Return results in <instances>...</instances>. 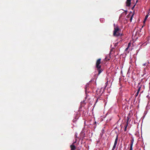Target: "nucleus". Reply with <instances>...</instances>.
Masks as SVG:
<instances>
[{"mask_svg":"<svg viewBox=\"0 0 150 150\" xmlns=\"http://www.w3.org/2000/svg\"><path fill=\"white\" fill-rule=\"evenodd\" d=\"M114 28L113 31V35L115 36H118L121 34L120 33V29L118 27H115V24H114Z\"/></svg>","mask_w":150,"mask_h":150,"instance_id":"f257e3e1","label":"nucleus"},{"mask_svg":"<svg viewBox=\"0 0 150 150\" xmlns=\"http://www.w3.org/2000/svg\"><path fill=\"white\" fill-rule=\"evenodd\" d=\"M101 59H97L96 62V67L98 69H100L101 68V66L100 65L101 63Z\"/></svg>","mask_w":150,"mask_h":150,"instance_id":"f03ea898","label":"nucleus"},{"mask_svg":"<svg viewBox=\"0 0 150 150\" xmlns=\"http://www.w3.org/2000/svg\"><path fill=\"white\" fill-rule=\"evenodd\" d=\"M118 135H117L116 137L115 140L114 145L113 146V147H112V150H114L115 148L116 147V146L117 144V140H118Z\"/></svg>","mask_w":150,"mask_h":150,"instance_id":"7ed1b4c3","label":"nucleus"},{"mask_svg":"<svg viewBox=\"0 0 150 150\" xmlns=\"http://www.w3.org/2000/svg\"><path fill=\"white\" fill-rule=\"evenodd\" d=\"M76 141L74 142L72 145L70 146V147L71 148V150H75L76 149V147L74 145V144H75L76 142Z\"/></svg>","mask_w":150,"mask_h":150,"instance_id":"20e7f679","label":"nucleus"},{"mask_svg":"<svg viewBox=\"0 0 150 150\" xmlns=\"http://www.w3.org/2000/svg\"><path fill=\"white\" fill-rule=\"evenodd\" d=\"M131 4V0H127L126 2V6H129Z\"/></svg>","mask_w":150,"mask_h":150,"instance_id":"39448f33","label":"nucleus"},{"mask_svg":"<svg viewBox=\"0 0 150 150\" xmlns=\"http://www.w3.org/2000/svg\"><path fill=\"white\" fill-rule=\"evenodd\" d=\"M140 83H138V86H137V87L138 88L137 91L139 92L140 91V89H141V86L140 85Z\"/></svg>","mask_w":150,"mask_h":150,"instance_id":"423d86ee","label":"nucleus"},{"mask_svg":"<svg viewBox=\"0 0 150 150\" xmlns=\"http://www.w3.org/2000/svg\"><path fill=\"white\" fill-rule=\"evenodd\" d=\"M128 124V123H126V125L125 126V127H125V129H124L125 131H126L127 128V127Z\"/></svg>","mask_w":150,"mask_h":150,"instance_id":"0eeeda50","label":"nucleus"},{"mask_svg":"<svg viewBox=\"0 0 150 150\" xmlns=\"http://www.w3.org/2000/svg\"><path fill=\"white\" fill-rule=\"evenodd\" d=\"M98 74H100L101 72H102V70H101V69H98Z\"/></svg>","mask_w":150,"mask_h":150,"instance_id":"6e6552de","label":"nucleus"},{"mask_svg":"<svg viewBox=\"0 0 150 150\" xmlns=\"http://www.w3.org/2000/svg\"><path fill=\"white\" fill-rule=\"evenodd\" d=\"M105 20L104 18H100V21L101 23H103L104 21Z\"/></svg>","mask_w":150,"mask_h":150,"instance_id":"1a4fd4ad","label":"nucleus"},{"mask_svg":"<svg viewBox=\"0 0 150 150\" xmlns=\"http://www.w3.org/2000/svg\"><path fill=\"white\" fill-rule=\"evenodd\" d=\"M134 140L133 139H132L131 140V143L130 145H133V142H134Z\"/></svg>","mask_w":150,"mask_h":150,"instance_id":"9d476101","label":"nucleus"},{"mask_svg":"<svg viewBox=\"0 0 150 150\" xmlns=\"http://www.w3.org/2000/svg\"><path fill=\"white\" fill-rule=\"evenodd\" d=\"M148 15H146V16H145V17L144 20V22H145V21H146V20L147 19V18H148Z\"/></svg>","mask_w":150,"mask_h":150,"instance_id":"9b49d317","label":"nucleus"},{"mask_svg":"<svg viewBox=\"0 0 150 150\" xmlns=\"http://www.w3.org/2000/svg\"><path fill=\"white\" fill-rule=\"evenodd\" d=\"M132 146L133 145H130L129 150H133Z\"/></svg>","mask_w":150,"mask_h":150,"instance_id":"f8f14e48","label":"nucleus"},{"mask_svg":"<svg viewBox=\"0 0 150 150\" xmlns=\"http://www.w3.org/2000/svg\"><path fill=\"white\" fill-rule=\"evenodd\" d=\"M127 123H128V122L129 121V117H127Z\"/></svg>","mask_w":150,"mask_h":150,"instance_id":"ddd939ff","label":"nucleus"},{"mask_svg":"<svg viewBox=\"0 0 150 150\" xmlns=\"http://www.w3.org/2000/svg\"><path fill=\"white\" fill-rule=\"evenodd\" d=\"M131 46V43H128V46H127V47H128V48H129V47Z\"/></svg>","mask_w":150,"mask_h":150,"instance_id":"4468645a","label":"nucleus"},{"mask_svg":"<svg viewBox=\"0 0 150 150\" xmlns=\"http://www.w3.org/2000/svg\"><path fill=\"white\" fill-rule=\"evenodd\" d=\"M134 15V14H133L132 15V16H131V18H130V19L131 21H132V17H133V16Z\"/></svg>","mask_w":150,"mask_h":150,"instance_id":"2eb2a0df","label":"nucleus"},{"mask_svg":"<svg viewBox=\"0 0 150 150\" xmlns=\"http://www.w3.org/2000/svg\"><path fill=\"white\" fill-rule=\"evenodd\" d=\"M139 92L137 91L136 93V96H138V95L139 93Z\"/></svg>","mask_w":150,"mask_h":150,"instance_id":"dca6fc26","label":"nucleus"},{"mask_svg":"<svg viewBox=\"0 0 150 150\" xmlns=\"http://www.w3.org/2000/svg\"><path fill=\"white\" fill-rule=\"evenodd\" d=\"M77 134H75V137L76 138H77Z\"/></svg>","mask_w":150,"mask_h":150,"instance_id":"f3484780","label":"nucleus"},{"mask_svg":"<svg viewBox=\"0 0 150 150\" xmlns=\"http://www.w3.org/2000/svg\"><path fill=\"white\" fill-rule=\"evenodd\" d=\"M128 49H129L128 47H127L126 48V49H125V50H126V51H127V50H128Z\"/></svg>","mask_w":150,"mask_h":150,"instance_id":"a211bd4d","label":"nucleus"},{"mask_svg":"<svg viewBox=\"0 0 150 150\" xmlns=\"http://www.w3.org/2000/svg\"><path fill=\"white\" fill-rule=\"evenodd\" d=\"M85 91L86 93H86H87V89H86V88H85Z\"/></svg>","mask_w":150,"mask_h":150,"instance_id":"6ab92c4d","label":"nucleus"},{"mask_svg":"<svg viewBox=\"0 0 150 150\" xmlns=\"http://www.w3.org/2000/svg\"><path fill=\"white\" fill-rule=\"evenodd\" d=\"M134 6H135V5H134V6H133L132 8V9H133L134 8Z\"/></svg>","mask_w":150,"mask_h":150,"instance_id":"aec40b11","label":"nucleus"},{"mask_svg":"<svg viewBox=\"0 0 150 150\" xmlns=\"http://www.w3.org/2000/svg\"><path fill=\"white\" fill-rule=\"evenodd\" d=\"M105 59L107 60V57H106V58H105Z\"/></svg>","mask_w":150,"mask_h":150,"instance_id":"412c9836","label":"nucleus"},{"mask_svg":"<svg viewBox=\"0 0 150 150\" xmlns=\"http://www.w3.org/2000/svg\"><path fill=\"white\" fill-rule=\"evenodd\" d=\"M146 97H149V95L147 96Z\"/></svg>","mask_w":150,"mask_h":150,"instance_id":"4be33fe9","label":"nucleus"},{"mask_svg":"<svg viewBox=\"0 0 150 150\" xmlns=\"http://www.w3.org/2000/svg\"><path fill=\"white\" fill-rule=\"evenodd\" d=\"M109 57V58H110V57Z\"/></svg>","mask_w":150,"mask_h":150,"instance_id":"5701e85b","label":"nucleus"},{"mask_svg":"<svg viewBox=\"0 0 150 150\" xmlns=\"http://www.w3.org/2000/svg\"><path fill=\"white\" fill-rule=\"evenodd\" d=\"M96 123V122H95V123Z\"/></svg>","mask_w":150,"mask_h":150,"instance_id":"b1692460","label":"nucleus"},{"mask_svg":"<svg viewBox=\"0 0 150 150\" xmlns=\"http://www.w3.org/2000/svg\"><path fill=\"white\" fill-rule=\"evenodd\" d=\"M108 60H109V59H108Z\"/></svg>","mask_w":150,"mask_h":150,"instance_id":"393cba45","label":"nucleus"}]
</instances>
